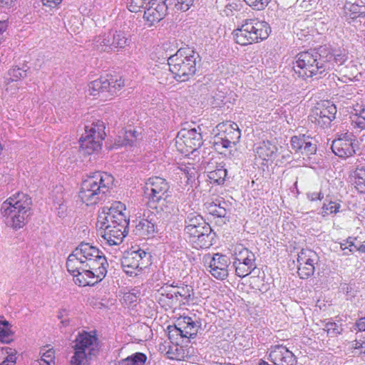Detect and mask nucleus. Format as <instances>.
I'll use <instances>...</instances> for the list:
<instances>
[{
    "label": "nucleus",
    "mask_w": 365,
    "mask_h": 365,
    "mask_svg": "<svg viewBox=\"0 0 365 365\" xmlns=\"http://www.w3.org/2000/svg\"><path fill=\"white\" fill-rule=\"evenodd\" d=\"M31 198L23 192H16L1 206V213L7 226L18 230L24 226L26 218L31 215Z\"/></svg>",
    "instance_id": "nucleus-3"
},
{
    "label": "nucleus",
    "mask_w": 365,
    "mask_h": 365,
    "mask_svg": "<svg viewBox=\"0 0 365 365\" xmlns=\"http://www.w3.org/2000/svg\"><path fill=\"white\" fill-rule=\"evenodd\" d=\"M271 32L269 24L258 19L243 21L241 26L233 32L236 43L247 46L266 39Z\"/></svg>",
    "instance_id": "nucleus-6"
},
{
    "label": "nucleus",
    "mask_w": 365,
    "mask_h": 365,
    "mask_svg": "<svg viewBox=\"0 0 365 365\" xmlns=\"http://www.w3.org/2000/svg\"><path fill=\"white\" fill-rule=\"evenodd\" d=\"M351 125L359 131L365 129V109H361L359 113L354 114L351 117Z\"/></svg>",
    "instance_id": "nucleus-37"
},
{
    "label": "nucleus",
    "mask_w": 365,
    "mask_h": 365,
    "mask_svg": "<svg viewBox=\"0 0 365 365\" xmlns=\"http://www.w3.org/2000/svg\"><path fill=\"white\" fill-rule=\"evenodd\" d=\"M170 287L176 288V290L174 291L176 301L178 300V297H180L181 299L180 300V302H182L183 304H185L189 302L193 298V289L188 285L183 284L178 285L173 283Z\"/></svg>",
    "instance_id": "nucleus-28"
},
{
    "label": "nucleus",
    "mask_w": 365,
    "mask_h": 365,
    "mask_svg": "<svg viewBox=\"0 0 365 365\" xmlns=\"http://www.w3.org/2000/svg\"><path fill=\"white\" fill-rule=\"evenodd\" d=\"M255 254L247 248H242L235 252V260L233 266L235 268L236 274L243 278L254 271L257 264Z\"/></svg>",
    "instance_id": "nucleus-14"
},
{
    "label": "nucleus",
    "mask_w": 365,
    "mask_h": 365,
    "mask_svg": "<svg viewBox=\"0 0 365 365\" xmlns=\"http://www.w3.org/2000/svg\"><path fill=\"white\" fill-rule=\"evenodd\" d=\"M11 327L0 329V341L1 343L9 344L12 341L13 332L11 330Z\"/></svg>",
    "instance_id": "nucleus-46"
},
{
    "label": "nucleus",
    "mask_w": 365,
    "mask_h": 365,
    "mask_svg": "<svg viewBox=\"0 0 365 365\" xmlns=\"http://www.w3.org/2000/svg\"><path fill=\"white\" fill-rule=\"evenodd\" d=\"M314 272V265L309 264L302 265L298 264V274L302 279H307Z\"/></svg>",
    "instance_id": "nucleus-41"
},
{
    "label": "nucleus",
    "mask_w": 365,
    "mask_h": 365,
    "mask_svg": "<svg viewBox=\"0 0 365 365\" xmlns=\"http://www.w3.org/2000/svg\"><path fill=\"white\" fill-rule=\"evenodd\" d=\"M176 146L182 153H193L202 145V138L196 128L182 129L176 137Z\"/></svg>",
    "instance_id": "nucleus-12"
},
{
    "label": "nucleus",
    "mask_w": 365,
    "mask_h": 365,
    "mask_svg": "<svg viewBox=\"0 0 365 365\" xmlns=\"http://www.w3.org/2000/svg\"><path fill=\"white\" fill-rule=\"evenodd\" d=\"M344 73V76L347 77L350 81H358V76H361L359 72L357 66L352 61H349L344 67L341 70Z\"/></svg>",
    "instance_id": "nucleus-34"
},
{
    "label": "nucleus",
    "mask_w": 365,
    "mask_h": 365,
    "mask_svg": "<svg viewBox=\"0 0 365 365\" xmlns=\"http://www.w3.org/2000/svg\"><path fill=\"white\" fill-rule=\"evenodd\" d=\"M74 353L71 359V365H88L98 352V339L88 332L79 334L72 346Z\"/></svg>",
    "instance_id": "nucleus-7"
},
{
    "label": "nucleus",
    "mask_w": 365,
    "mask_h": 365,
    "mask_svg": "<svg viewBox=\"0 0 365 365\" xmlns=\"http://www.w3.org/2000/svg\"><path fill=\"white\" fill-rule=\"evenodd\" d=\"M240 9V5L236 2L229 3L225 5L224 9L222 10L223 14L227 16H230L234 15V12Z\"/></svg>",
    "instance_id": "nucleus-48"
},
{
    "label": "nucleus",
    "mask_w": 365,
    "mask_h": 365,
    "mask_svg": "<svg viewBox=\"0 0 365 365\" xmlns=\"http://www.w3.org/2000/svg\"><path fill=\"white\" fill-rule=\"evenodd\" d=\"M113 182V177L108 173H92L82 181L79 197L87 205L96 204L112 188Z\"/></svg>",
    "instance_id": "nucleus-4"
},
{
    "label": "nucleus",
    "mask_w": 365,
    "mask_h": 365,
    "mask_svg": "<svg viewBox=\"0 0 365 365\" xmlns=\"http://www.w3.org/2000/svg\"><path fill=\"white\" fill-rule=\"evenodd\" d=\"M352 133L346 132L339 135L331 144L333 153L339 158H349L355 153V144Z\"/></svg>",
    "instance_id": "nucleus-17"
},
{
    "label": "nucleus",
    "mask_w": 365,
    "mask_h": 365,
    "mask_svg": "<svg viewBox=\"0 0 365 365\" xmlns=\"http://www.w3.org/2000/svg\"><path fill=\"white\" fill-rule=\"evenodd\" d=\"M110 83L108 78L101 77L88 85V93L93 97L107 98L109 96Z\"/></svg>",
    "instance_id": "nucleus-24"
},
{
    "label": "nucleus",
    "mask_w": 365,
    "mask_h": 365,
    "mask_svg": "<svg viewBox=\"0 0 365 365\" xmlns=\"http://www.w3.org/2000/svg\"><path fill=\"white\" fill-rule=\"evenodd\" d=\"M121 264L123 271L129 276L136 275L137 271L142 269L141 263L133 258L131 254L123 258Z\"/></svg>",
    "instance_id": "nucleus-29"
},
{
    "label": "nucleus",
    "mask_w": 365,
    "mask_h": 365,
    "mask_svg": "<svg viewBox=\"0 0 365 365\" xmlns=\"http://www.w3.org/2000/svg\"><path fill=\"white\" fill-rule=\"evenodd\" d=\"M271 0H245L246 4L255 10L264 9Z\"/></svg>",
    "instance_id": "nucleus-43"
},
{
    "label": "nucleus",
    "mask_w": 365,
    "mask_h": 365,
    "mask_svg": "<svg viewBox=\"0 0 365 365\" xmlns=\"http://www.w3.org/2000/svg\"><path fill=\"white\" fill-rule=\"evenodd\" d=\"M354 185L361 193H365V169H357L354 175Z\"/></svg>",
    "instance_id": "nucleus-38"
},
{
    "label": "nucleus",
    "mask_w": 365,
    "mask_h": 365,
    "mask_svg": "<svg viewBox=\"0 0 365 365\" xmlns=\"http://www.w3.org/2000/svg\"><path fill=\"white\" fill-rule=\"evenodd\" d=\"M226 135L229 137V138H230L232 142H234V145H235L239 142V140L240 139L241 132H240V130H236L228 131V130L227 129Z\"/></svg>",
    "instance_id": "nucleus-52"
},
{
    "label": "nucleus",
    "mask_w": 365,
    "mask_h": 365,
    "mask_svg": "<svg viewBox=\"0 0 365 365\" xmlns=\"http://www.w3.org/2000/svg\"><path fill=\"white\" fill-rule=\"evenodd\" d=\"M16 0H0V5L7 7L11 6L13 3Z\"/></svg>",
    "instance_id": "nucleus-58"
},
{
    "label": "nucleus",
    "mask_w": 365,
    "mask_h": 365,
    "mask_svg": "<svg viewBox=\"0 0 365 365\" xmlns=\"http://www.w3.org/2000/svg\"><path fill=\"white\" fill-rule=\"evenodd\" d=\"M277 148L270 142H263L257 148L256 152L258 156L262 160H267L275 157Z\"/></svg>",
    "instance_id": "nucleus-30"
},
{
    "label": "nucleus",
    "mask_w": 365,
    "mask_h": 365,
    "mask_svg": "<svg viewBox=\"0 0 365 365\" xmlns=\"http://www.w3.org/2000/svg\"><path fill=\"white\" fill-rule=\"evenodd\" d=\"M4 350L6 351L8 356L0 365H14L16 364V351L9 347H6Z\"/></svg>",
    "instance_id": "nucleus-45"
},
{
    "label": "nucleus",
    "mask_w": 365,
    "mask_h": 365,
    "mask_svg": "<svg viewBox=\"0 0 365 365\" xmlns=\"http://www.w3.org/2000/svg\"><path fill=\"white\" fill-rule=\"evenodd\" d=\"M356 239H352L351 237H349L346 240L347 245H349V247H354V248H356V245H354V240Z\"/></svg>",
    "instance_id": "nucleus-61"
},
{
    "label": "nucleus",
    "mask_w": 365,
    "mask_h": 365,
    "mask_svg": "<svg viewBox=\"0 0 365 365\" xmlns=\"http://www.w3.org/2000/svg\"><path fill=\"white\" fill-rule=\"evenodd\" d=\"M309 201L322 200L324 198V193L321 190L319 191H309L306 194Z\"/></svg>",
    "instance_id": "nucleus-51"
},
{
    "label": "nucleus",
    "mask_w": 365,
    "mask_h": 365,
    "mask_svg": "<svg viewBox=\"0 0 365 365\" xmlns=\"http://www.w3.org/2000/svg\"><path fill=\"white\" fill-rule=\"evenodd\" d=\"M147 356L141 352H136L127 358L120 360L115 365H145Z\"/></svg>",
    "instance_id": "nucleus-32"
},
{
    "label": "nucleus",
    "mask_w": 365,
    "mask_h": 365,
    "mask_svg": "<svg viewBox=\"0 0 365 365\" xmlns=\"http://www.w3.org/2000/svg\"><path fill=\"white\" fill-rule=\"evenodd\" d=\"M11 327L9 322L4 319L3 316H0V329Z\"/></svg>",
    "instance_id": "nucleus-57"
},
{
    "label": "nucleus",
    "mask_w": 365,
    "mask_h": 365,
    "mask_svg": "<svg viewBox=\"0 0 365 365\" xmlns=\"http://www.w3.org/2000/svg\"><path fill=\"white\" fill-rule=\"evenodd\" d=\"M162 295L165 296L168 299H175V294H174V291L173 292H166V293L162 292Z\"/></svg>",
    "instance_id": "nucleus-60"
},
{
    "label": "nucleus",
    "mask_w": 365,
    "mask_h": 365,
    "mask_svg": "<svg viewBox=\"0 0 365 365\" xmlns=\"http://www.w3.org/2000/svg\"><path fill=\"white\" fill-rule=\"evenodd\" d=\"M340 207V204L335 202L329 201L327 203L324 202L319 214L324 217L329 214H336L339 211Z\"/></svg>",
    "instance_id": "nucleus-39"
},
{
    "label": "nucleus",
    "mask_w": 365,
    "mask_h": 365,
    "mask_svg": "<svg viewBox=\"0 0 365 365\" xmlns=\"http://www.w3.org/2000/svg\"><path fill=\"white\" fill-rule=\"evenodd\" d=\"M130 254L133 257V258H135L139 262L141 260H143V259L147 255V253L142 250H138V251L132 252Z\"/></svg>",
    "instance_id": "nucleus-53"
},
{
    "label": "nucleus",
    "mask_w": 365,
    "mask_h": 365,
    "mask_svg": "<svg viewBox=\"0 0 365 365\" xmlns=\"http://www.w3.org/2000/svg\"><path fill=\"white\" fill-rule=\"evenodd\" d=\"M198 226L185 227V232L189 235L190 241L193 244L194 247L197 249L208 248L212 245L211 243V232L212 229L208 224L207 232H202V230L198 228Z\"/></svg>",
    "instance_id": "nucleus-21"
},
{
    "label": "nucleus",
    "mask_w": 365,
    "mask_h": 365,
    "mask_svg": "<svg viewBox=\"0 0 365 365\" xmlns=\"http://www.w3.org/2000/svg\"><path fill=\"white\" fill-rule=\"evenodd\" d=\"M26 71L20 68H13L9 71L12 81H17L26 76Z\"/></svg>",
    "instance_id": "nucleus-49"
},
{
    "label": "nucleus",
    "mask_w": 365,
    "mask_h": 365,
    "mask_svg": "<svg viewBox=\"0 0 365 365\" xmlns=\"http://www.w3.org/2000/svg\"><path fill=\"white\" fill-rule=\"evenodd\" d=\"M138 135L139 133L135 129L126 130L123 137L119 136L118 143L122 145H131L137 140Z\"/></svg>",
    "instance_id": "nucleus-36"
},
{
    "label": "nucleus",
    "mask_w": 365,
    "mask_h": 365,
    "mask_svg": "<svg viewBox=\"0 0 365 365\" xmlns=\"http://www.w3.org/2000/svg\"><path fill=\"white\" fill-rule=\"evenodd\" d=\"M41 1L43 6L54 8L59 4L62 0H41Z\"/></svg>",
    "instance_id": "nucleus-55"
},
{
    "label": "nucleus",
    "mask_w": 365,
    "mask_h": 365,
    "mask_svg": "<svg viewBox=\"0 0 365 365\" xmlns=\"http://www.w3.org/2000/svg\"><path fill=\"white\" fill-rule=\"evenodd\" d=\"M192 317H181L178 319V324L170 331L173 334L180 336L182 338H195L197 335L199 328L201 327V322Z\"/></svg>",
    "instance_id": "nucleus-16"
},
{
    "label": "nucleus",
    "mask_w": 365,
    "mask_h": 365,
    "mask_svg": "<svg viewBox=\"0 0 365 365\" xmlns=\"http://www.w3.org/2000/svg\"><path fill=\"white\" fill-rule=\"evenodd\" d=\"M336 111V107L334 104L326 101L315 107L312 110L309 118L312 122L318 124L322 128H328L335 119Z\"/></svg>",
    "instance_id": "nucleus-15"
},
{
    "label": "nucleus",
    "mask_w": 365,
    "mask_h": 365,
    "mask_svg": "<svg viewBox=\"0 0 365 365\" xmlns=\"http://www.w3.org/2000/svg\"><path fill=\"white\" fill-rule=\"evenodd\" d=\"M356 326L359 331H365V317L360 318L356 322Z\"/></svg>",
    "instance_id": "nucleus-56"
},
{
    "label": "nucleus",
    "mask_w": 365,
    "mask_h": 365,
    "mask_svg": "<svg viewBox=\"0 0 365 365\" xmlns=\"http://www.w3.org/2000/svg\"><path fill=\"white\" fill-rule=\"evenodd\" d=\"M54 351L51 349L42 353L41 361L45 363L46 365H54Z\"/></svg>",
    "instance_id": "nucleus-47"
},
{
    "label": "nucleus",
    "mask_w": 365,
    "mask_h": 365,
    "mask_svg": "<svg viewBox=\"0 0 365 365\" xmlns=\"http://www.w3.org/2000/svg\"><path fill=\"white\" fill-rule=\"evenodd\" d=\"M324 329L327 332L328 335L331 336H337L338 334H340L343 331L341 325H339L333 322H327L324 325Z\"/></svg>",
    "instance_id": "nucleus-40"
},
{
    "label": "nucleus",
    "mask_w": 365,
    "mask_h": 365,
    "mask_svg": "<svg viewBox=\"0 0 365 365\" xmlns=\"http://www.w3.org/2000/svg\"><path fill=\"white\" fill-rule=\"evenodd\" d=\"M99 230L102 237L109 246L119 245L128 234V227L120 228L115 226L105 225Z\"/></svg>",
    "instance_id": "nucleus-23"
},
{
    "label": "nucleus",
    "mask_w": 365,
    "mask_h": 365,
    "mask_svg": "<svg viewBox=\"0 0 365 365\" xmlns=\"http://www.w3.org/2000/svg\"><path fill=\"white\" fill-rule=\"evenodd\" d=\"M227 172L222 165H217L216 169L210 172L209 178L218 185L223 184L227 176Z\"/></svg>",
    "instance_id": "nucleus-35"
},
{
    "label": "nucleus",
    "mask_w": 365,
    "mask_h": 365,
    "mask_svg": "<svg viewBox=\"0 0 365 365\" xmlns=\"http://www.w3.org/2000/svg\"><path fill=\"white\" fill-rule=\"evenodd\" d=\"M104 130L105 125L101 120L85 126V133L79 140V149L83 155H91L101 149V141L106 136Z\"/></svg>",
    "instance_id": "nucleus-8"
},
{
    "label": "nucleus",
    "mask_w": 365,
    "mask_h": 365,
    "mask_svg": "<svg viewBox=\"0 0 365 365\" xmlns=\"http://www.w3.org/2000/svg\"><path fill=\"white\" fill-rule=\"evenodd\" d=\"M110 88H108V94L109 96H113L116 94L117 91L120 90L123 86H124V81L120 79H114L113 77H110L108 78Z\"/></svg>",
    "instance_id": "nucleus-42"
},
{
    "label": "nucleus",
    "mask_w": 365,
    "mask_h": 365,
    "mask_svg": "<svg viewBox=\"0 0 365 365\" xmlns=\"http://www.w3.org/2000/svg\"><path fill=\"white\" fill-rule=\"evenodd\" d=\"M148 205L150 208L156 210L157 212H162L164 218L167 219L177 210L176 205L173 200L171 195H170V197L163 198V202H155L153 205L148 204Z\"/></svg>",
    "instance_id": "nucleus-25"
},
{
    "label": "nucleus",
    "mask_w": 365,
    "mask_h": 365,
    "mask_svg": "<svg viewBox=\"0 0 365 365\" xmlns=\"http://www.w3.org/2000/svg\"><path fill=\"white\" fill-rule=\"evenodd\" d=\"M160 222V221H158V218L155 214H149L146 218L136 220L133 232L140 237L149 238L159 231Z\"/></svg>",
    "instance_id": "nucleus-19"
},
{
    "label": "nucleus",
    "mask_w": 365,
    "mask_h": 365,
    "mask_svg": "<svg viewBox=\"0 0 365 365\" xmlns=\"http://www.w3.org/2000/svg\"><path fill=\"white\" fill-rule=\"evenodd\" d=\"M7 28V24L6 21H0V35L2 34Z\"/></svg>",
    "instance_id": "nucleus-59"
},
{
    "label": "nucleus",
    "mask_w": 365,
    "mask_h": 365,
    "mask_svg": "<svg viewBox=\"0 0 365 365\" xmlns=\"http://www.w3.org/2000/svg\"><path fill=\"white\" fill-rule=\"evenodd\" d=\"M218 143H220V145L225 148H230L232 147V145H234V142H232L227 135L225 138H221Z\"/></svg>",
    "instance_id": "nucleus-54"
},
{
    "label": "nucleus",
    "mask_w": 365,
    "mask_h": 365,
    "mask_svg": "<svg viewBox=\"0 0 365 365\" xmlns=\"http://www.w3.org/2000/svg\"><path fill=\"white\" fill-rule=\"evenodd\" d=\"M314 141L311 136L303 134L292 137L290 143L295 152L308 156L317 151V145Z\"/></svg>",
    "instance_id": "nucleus-22"
},
{
    "label": "nucleus",
    "mask_w": 365,
    "mask_h": 365,
    "mask_svg": "<svg viewBox=\"0 0 365 365\" xmlns=\"http://www.w3.org/2000/svg\"><path fill=\"white\" fill-rule=\"evenodd\" d=\"M108 264L103 252L89 243H81L69 255L66 267L78 286H92L106 275Z\"/></svg>",
    "instance_id": "nucleus-1"
},
{
    "label": "nucleus",
    "mask_w": 365,
    "mask_h": 365,
    "mask_svg": "<svg viewBox=\"0 0 365 365\" xmlns=\"http://www.w3.org/2000/svg\"><path fill=\"white\" fill-rule=\"evenodd\" d=\"M229 205L222 199H216L215 201L207 202L205 204L207 212L218 217H225L227 213Z\"/></svg>",
    "instance_id": "nucleus-26"
},
{
    "label": "nucleus",
    "mask_w": 365,
    "mask_h": 365,
    "mask_svg": "<svg viewBox=\"0 0 365 365\" xmlns=\"http://www.w3.org/2000/svg\"><path fill=\"white\" fill-rule=\"evenodd\" d=\"M198 226L200 230H202V232H207L208 230V224L205 221V220L200 215H196L193 214H190L187 219L185 220V227H196Z\"/></svg>",
    "instance_id": "nucleus-33"
},
{
    "label": "nucleus",
    "mask_w": 365,
    "mask_h": 365,
    "mask_svg": "<svg viewBox=\"0 0 365 365\" xmlns=\"http://www.w3.org/2000/svg\"><path fill=\"white\" fill-rule=\"evenodd\" d=\"M205 266L209 267V272L218 280L225 279L229 274L228 267L230 259L226 255L215 253L213 255H206L203 257Z\"/></svg>",
    "instance_id": "nucleus-13"
},
{
    "label": "nucleus",
    "mask_w": 365,
    "mask_h": 365,
    "mask_svg": "<svg viewBox=\"0 0 365 365\" xmlns=\"http://www.w3.org/2000/svg\"><path fill=\"white\" fill-rule=\"evenodd\" d=\"M125 206L121 202H114L110 207H103L98 215L96 226L103 228L105 225L120 228L128 227L129 220L125 215Z\"/></svg>",
    "instance_id": "nucleus-9"
},
{
    "label": "nucleus",
    "mask_w": 365,
    "mask_h": 365,
    "mask_svg": "<svg viewBox=\"0 0 365 365\" xmlns=\"http://www.w3.org/2000/svg\"><path fill=\"white\" fill-rule=\"evenodd\" d=\"M147 0H126L128 9L131 12H138L143 7Z\"/></svg>",
    "instance_id": "nucleus-44"
},
{
    "label": "nucleus",
    "mask_w": 365,
    "mask_h": 365,
    "mask_svg": "<svg viewBox=\"0 0 365 365\" xmlns=\"http://www.w3.org/2000/svg\"><path fill=\"white\" fill-rule=\"evenodd\" d=\"M195 0H176L175 7L177 10L187 11L193 4Z\"/></svg>",
    "instance_id": "nucleus-50"
},
{
    "label": "nucleus",
    "mask_w": 365,
    "mask_h": 365,
    "mask_svg": "<svg viewBox=\"0 0 365 365\" xmlns=\"http://www.w3.org/2000/svg\"><path fill=\"white\" fill-rule=\"evenodd\" d=\"M269 359L274 365H296L297 363V356L282 344L271 346Z\"/></svg>",
    "instance_id": "nucleus-20"
},
{
    "label": "nucleus",
    "mask_w": 365,
    "mask_h": 365,
    "mask_svg": "<svg viewBox=\"0 0 365 365\" xmlns=\"http://www.w3.org/2000/svg\"><path fill=\"white\" fill-rule=\"evenodd\" d=\"M168 6L163 0H151L145 7L143 18L148 26H154L166 15Z\"/></svg>",
    "instance_id": "nucleus-18"
},
{
    "label": "nucleus",
    "mask_w": 365,
    "mask_h": 365,
    "mask_svg": "<svg viewBox=\"0 0 365 365\" xmlns=\"http://www.w3.org/2000/svg\"><path fill=\"white\" fill-rule=\"evenodd\" d=\"M361 351H359V354H365V341H362V343L360 344Z\"/></svg>",
    "instance_id": "nucleus-63"
},
{
    "label": "nucleus",
    "mask_w": 365,
    "mask_h": 365,
    "mask_svg": "<svg viewBox=\"0 0 365 365\" xmlns=\"http://www.w3.org/2000/svg\"><path fill=\"white\" fill-rule=\"evenodd\" d=\"M198 53L189 48H180L168 59L169 69L174 78L185 82L192 77L196 72Z\"/></svg>",
    "instance_id": "nucleus-5"
},
{
    "label": "nucleus",
    "mask_w": 365,
    "mask_h": 365,
    "mask_svg": "<svg viewBox=\"0 0 365 365\" xmlns=\"http://www.w3.org/2000/svg\"><path fill=\"white\" fill-rule=\"evenodd\" d=\"M130 38L122 31H109L96 36L93 39L94 48L101 51H109L116 48H124L129 45Z\"/></svg>",
    "instance_id": "nucleus-10"
},
{
    "label": "nucleus",
    "mask_w": 365,
    "mask_h": 365,
    "mask_svg": "<svg viewBox=\"0 0 365 365\" xmlns=\"http://www.w3.org/2000/svg\"><path fill=\"white\" fill-rule=\"evenodd\" d=\"M318 262L317 254L312 250L302 249L298 254L297 262L302 265H307V264L314 265Z\"/></svg>",
    "instance_id": "nucleus-31"
},
{
    "label": "nucleus",
    "mask_w": 365,
    "mask_h": 365,
    "mask_svg": "<svg viewBox=\"0 0 365 365\" xmlns=\"http://www.w3.org/2000/svg\"><path fill=\"white\" fill-rule=\"evenodd\" d=\"M347 58L345 53L334 54L328 48L321 46L299 53L293 68L300 76L309 78L336 70V67L342 66Z\"/></svg>",
    "instance_id": "nucleus-2"
},
{
    "label": "nucleus",
    "mask_w": 365,
    "mask_h": 365,
    "mask_svg": "<svg viewBox=\"0 0 365 365\" xmlns=\"http://www.w3.org/2000/svg\"><path fill=\"white\" fill-rule=\"evenodd\" d=\"M361 343V341H355L354 344H353V348H354L355 349H359V351H361V347L359 346H360Z\"/></svg>",
    "instance_id": "nucleus-64"
},
{
    "label": "nucleus",
    "mask_w": 365,
    "mask_h": 365,
    "mask_svg": "<svg viewBox=\"0 0 365 365\" xmlns=\"http://www.w3.org/2000/svg\"><path fill=\"white\" fill-rule=\"evenodd\" d=\"M230 126V130H240L237 124L235 123H230L229 124Z\"/></svg>",
    "instance_id": "nucleus-62"
},
{
    "label": "nucleus",
    "mask_w": 365,
    "mask_h": 365,
    "mask_svg": "<svg viewBox=\"0 0 365 365\" xmlns=\"http://www.w3.org/2000/svg\"><path fill=\"white\" fill-rule=\"evenodd\" d=\"M145 194L148 195V205L155 202H163V198L170 197L171 193L169 182L164 178L153 176L148 178L145 185Z\"/></svg>",
    "instance_id": "nucleus-11"
},
{
    "label": "nucleus",
    "mask_w": 365,
    "mask_h": 365,
    "mask_svg": "<svg viewBox=\"0 0 365 365\" xmlns=\"http://www.w3.org/2000/svg\"><path fill=\"white\" fill-rule=\"evenodd\" d=\"M357 1L346 0L344 6V14L351 19L365 16V6L359 4Z\"/></svg>",
    "instance_id": "nucleus-27"
}]
</instances>
